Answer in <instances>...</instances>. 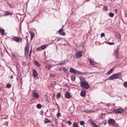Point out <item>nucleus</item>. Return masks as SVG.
Returning <instances> with one entry per match:
<instances>
[{"label":"nucleus","instance_id":"obj_1","mask_svg":"<svg viewBox=\"0 0 127 127\" xmlns=\"http://www.w3.org/2000/svg\"><path fill=\"white\" fill-rule=\"evenodd\" d=\"M69 72L74 74H77L78 75H84L85 74L84 72H82L78 71L77 70L75 69L72 68H70L69 69Z\"/></svg>","mask_w":127,"mask_h":127},{"label":"nucleus","instance_id":"obj_2","mask_svg":"<svg viewBox=\"0 0 127 127\" xmlns=\"http://www.w3.org/2000/svg\"><path fill=\"white\" fill-rule=\"evenodd\" d=\"M121 72H119L116 74H114L110 76L108 78V79L112 80L119 78V76L121 75Z\"/></svg>","mask_w":127,"mask_h":127},{"label":"nucleus","instance_id":"obj_3","mask_svg":"<svg viewBox=\"0 0 127 127\" xmlns=\"http://www.w3.org/2000/svg\"><path fill=\"white\" fill-rule=\"evenodd\" d=\"M80 86L82 87L88 89L89 88L88 84L86 82L81 81L80 83Z\"/></svg>","mask_w":127,"mask_h":127},{"label":"nucleus","instance_id":"obj_4","mask_svg":"<svg viewBox=\"0 0 127 127\" xmlns=\"http://www.w3.org/2000/svg\"><path fill=\"white\" fill-rule=\"evenodd\" d=\"M113 111L116 114H118L119 113H123L124 112V110L122 108H118L114 109L113 110Z\"/></svg>","mask_w":127,"mask_h":127},{"label":"nucleus","instance_id":"obj_5","mask_svg":"<svg viewBox=\"0 0 127 127\" xmlns=\"http://www.w3.org/2000/svg\"><path fill=\"white\" fill-rule=\"evenodd\" d=\"M29 46L27 43L25 46V53L24 54L25 55H28L29 50Z\"/></svg>","mask_w":127,"mask_h":127},{"label":"nucleus","instance_id":"obj_6","mask_svg":"<svg viewBox=\"0 0 127 127\" xmlns=\"http://www.w3.org/2000/svg\"><path fill=\"white\" fill-rule=\"evenodd\" d=\"M83 51H82L77 52L75 55V57L76 58H80L82 56Z\"/></svg>","mask_w":127,"mask_h":127},{"label":"nucleus","instance_id":"obj_7","mask_svg":"<svg viewBox=\"0 0 127 127\" xmlns=\"http://www.w3.org/2000/svg\"><path fill=\"white\" fill-rule=\"evenodd\" d=\"M32 94L33 96L36 99H37L39 97V95L37 93L35 90H33L32 92Z\"/></svg>","mask_w":127,"mask_h":127},{"label":"nucleus","instance_id":"obj_8","mask_svg":"<svg viewBox=\"0 0 127 127\" xmlns=\"http://www.w3.org/2000/svg\"><path fill=\"white\" fill-rule=\"evenodd\" d=\"M119 50L118 49H116L114 52L113 54L115 56L116 59L118 58L119 56Z\"/></svg>","mask_w":127,"mask_h":127},{"label":"nucleus","instance_id":"obj_9","mask_svg":"<svg viewBox=\"0 0 127 127\" xmlns=\"http://www.w3.org/2000/svg\"><path fill=\"white\" fill-rule=\"evenodd\" d=\"M90 122L92 125L94 127H99V126L96 125L94 122V121L92 119H91L90 120Z\"/></svg>","mask_w":127,"mask_h":127},{"label":"nucleus","instance_id":"obj_10","mask_svg":"<svg viewBox=\"0 0 127 127\" xmlns=\"http://www.w3.org/2000/svg\"><path fill=\"white\" fill-rule=\"evenodd\" d=\"M88 60L90 64L92 65H95V62L93 60L91 59L90 58H89Z\"/></svg>","mask_w":127,"mask_h":127},{"label":"nucleus","instance_id":"obj_11","mask_svg":"<svg viewBox=\"0 0 127 127\" xmlns=\"http://www.w3.org/2000/svg\"><path fill=\"white\" fill-rule=\"evenodd\" d=\"M46 65L45 66V68L47 70H49L50 68H51L52 66L50 65L49 64H47L46 63Z\"/></svg>","mask_w":127,"mask_h":127},{"label":"nucleus","instance_id":"obj_12","mask_svg":"<svg viewBox=\"0 0 127 127\" xmlns=\"http://www.w3.org/2000/svg\"><path fill=\"white\" fill-rule=\"evenodd\" d=\"M32 75L34 77H36L37 76L38 73L35 69H33V70Z\"/></svg>","mask_w":127,"mask_h":127},{"label":"nucleus","instance_id":"obj_13","mask_svg":"<svg viewBox=\"0 0 127 127\" xmlns=\"http://www.w3.org/2000/svg\"><path fill=\"white\" fill-rule=\"evenodd\" d=\"M115 120L113 119H109L108 121V123L109 124H112L115 123Z\"/></svg>","mask_w":127,"mask_h":127},{"label":"nucleus","instance_id":"obj_14","mask_svg":"<svg viewBox=\"0 0 127 127\" xmlns=\"http://www.w3.org/2000/svg\"><path fill=\"white\" fill-rule=\"evenodd\" d=\"M12 39L13 40L17 42H19L20 40V37L15 36L12 38Z\"/></svg>","mask_w":127,"mask_h":127},{"label":"nucleus","instance_id":"obj_15","mask_svg":"<svg viewBox=\"0 0 127 127\" xmlns=\"http://www.w3.org/2000/svg\"><path fill=\"white\" fill-rule=\"evenodd\" d=\"M65 97L66 98L68 99L70 98L71 97V96L68 92H67L65 93Z\"/></svg>","mask_w":127,"mask_h":127},{"label":"nucleus","instance_id":"obj_16","mask_svg":"<svg viewBox=\"0 0 127 127\" xmlns=\"http://www.w3.org/2000/svg\"><path fill=\"white\" fill-rule=\"evenodd\" d=\"M5 13L4 14V16H7L8 15H12V12H9L8 11H6L5 12Z\"/></svg>","mask_w":127,"mask_h":127},{"label":"nucleus","instance_id":"obj_17","mask_svg":"<svg viewBox=\"0 0 127 127\" xmlns=\"http://www.w3.org/2000/svg\"><path fill=\"white\" fill-rule=\"evenodd\" d=\"M44 122L46 124L47 123H51V121L50 120H48V119L45 118L44 119Z\"/></svg>","mask_w":127,"mask_h":127},{"label":"nucleus","instance_id":"obj_18","mask_svg":"<svg viewBox=\"0 0 127 127\" xmlns=\"http://www.w3.org/2000/svg\"><path fill=\"white\" fill-rule=\"evenodd\" d=\"M34 64L38 67H39L41 66L40 64L36 61H35L34 62Z\"/></svg>","mask_w":127,"mask_h":127},{"label":"nucleus","instance_id":"obj_19","mask_svg":"<svg viewBox=\"0 0 127 127\" xmlns=\"http://www.w3.org/2000/svg\"><path fill=\"white\" fill-rule=\"evenodd\" d=\"M0 32L1 33V34L3 35H5V31L3 29L0 28Z\"/></svg>","mask_w":127,"mask_h":127},{"label":"nucleus","instance_id":"obj_20","mask_svg":"<svg viewBox=\"0 0 127 127\" xmlns=\"http://www.w3.org/2000/svg\"><path fill=\"white\" fill-rule=\"evenodd\" d=\"M86 93L85 91H82L80 93V95L82 97H84L85 96Z\"/></svg>","mask_w":127,"mask_h":127},{"label":"nucleus","instance_id":"obj_21","mask_svg":"<svg viewBox=\"0 0 127 127\" xmlns=\"http://www.w3.org/2000/svg\"><path fill=\"white\" fill-rule=\"evenodd\" d=\"M47 45H43L41 46L40 47L41 49L42 50H43L45 48L47 47Z\"/></svg>","mask_w":127,"mask_h":127},{"label":"nucleus","instance_id":"obj_22","mask_svg":"<svg viewBox=\"0 0 127 127\" xmlns=\"http://www.w3.org/2000/svg\"><path fill=\"white\" fill-rule=\"evenodd\" d=\"M84 112L87 113H92L93 112V111L91 110H85L84 111Z\"/></svg>","mask_w":127,"mask_h":127},{"label":"nucleus","instance_id":"obj_23","mask_svg":"<svg viewBox=\"0 0 127 127\" xmlns=\"http://www.w3.org/2000/svg\"><path fill=\"white\" fill-rule=\"evenodd\" d=\"M73 127H78L77 122H74L73 123Z\"/></svg>","mask_w":127,"mask_h":127},{"label":"nucleus","instance_id":"obj_24","mask_svg":"<svg viewBox=\"0 0 127 127\" xmlns=\"http://www.w3.org/2000/svg\"><path fill=\"white\" fill-rule=\"evenodd\" d=\"M31 40H32L33 37L34 36V34L33 33H31Z\"/></svg>","mask_w":127,"mask_h":127},{"label":"nucleus","instance_id":"obj_25","mask_svg":"<svg viewBox=\"0 0 127 127\" xmlns=\"http://www.w3.org/2000/svg\"><path fill=\"white\" fill-rule=\"evenodd\" d=\"M71 79L72 80L74 81L75 80V77L74 75H72L71 76Z\"/></svg>","mask_w":127,"mask_h":127},{"label":"nucleus","instance_id":"obj_26","mask_svg":"<svg viewBox=\"0 0 127 127\" xmlns=\"http://www.w3.org/2000/svg\"><path fill=\"white\" fill-rule=\"evenodd\" d=\"M113 70V69H111L108 71V72L107 73V74L108 75L110 74L112 72Z\"/></svg>","mask_w":127,"mask_h":127},{"label":"nucleus","instance_id":"obj_27","mask_svg":"<svg viewBox=\"0 0 127 127\" xmlns=\"http://www.w3.org/2000/svg\"><path fill=\"white\" fill-rule=\"evenodd\" d=\"M114 15V14L113 13H110L109 14V16L111 17H113Z\"/></svg>","mask_w":127,"mask_h":127},{"label":"nucleus","instance_id":"obj_28","mask_svg":"<svg viewBox=\"0 0 127 127\" xmlns=\"http://www.w3.org/2000/svg\"><path fill=\"white\" fill-rule=\"evenodd\" d=\"M65 61H63L61 62H60L59 63V65H62L64 64H65Z\"/></svg>","mask_w":127,"mask_h":127},{"label":"nucleus","instance_id":"obj_29","mask_svg":"<svg viewBox=\"0 0 127 127\" xmlns=\"http://www.w3.org/2000/svg\"><path fill=\"white\" fill-rule=\"evenodd\" d=\"M61 94L60 93H58L56 95V97L60 98L61 97Z\"/></svg>","mask_w":127,"mask_h":127},{"label":"nucleus","instance_id":"obj_30","mask_svg":"<svg viewBox=\"0 0 127 127\" xmlns=\"http://www.w3.org/2000/svg\"><path fill=\"white\" fill-rule=\"evenodd\" d=\"M36 107L39 109H40L41 108V105L40 104H37L36 105Z\"/></svg>","mask_w":127,"mask_h":127},{"label":"nucleus","instance_id":"obj_31","mask_svg":"<svg viewBox=\"0 0 127 127\" xmlns=\"http://www.w3.org/2000/svg\"><path fill=\"white\" fill-rule=\"evenodd\" d=\"M11 85L10 84H7L6 85V87L7 88H9L11 87Z\"/></svg>","mask_w":127,"mask_h":127},{"label":"nucleus","instance_id":"obj_32","mask_svg":"<svg viewBox=\"0 0 127 127\" xmlns=\"http://www.w3.org/2000/svg\"><path fill=\"white\" fill-rule=\"evenodd\" d=\"M32 48L31 47V50L30 51L29 54V58H31V54L32 53Z\"/></svg>","mask_w":127,"mask_h":127},{"label":"nucleus","instance_id":"obj_33","mask_svg":"<svg viewBox=\"0 0 127 127\" xmlns=\"http://www.w3.org/2000/svg\"><path fill=\"white\" fill-rule=\"evenodd\" d=\"M63 29L61 28L58 31V32L60 34L61 33V32L63 31Z\"/></svg>","mask_w":127,"mask_h":127},{"label":"nucleus","instance_id":"obj_34","mask_svg":"<svg viewBox=\"0 0 127 127\" xmlns=\"http://www.w3.org/2000/svg\"><path fill=\"white\" fill-rule=\"evenodd\" d=\"M80 124L81 125H83L84 124V122L83 121H81L80 122Z\"/></svg>","mask_w":127,"mask_h":127},{"label":"nucleus","instance_id":"obj_35","mask_svg":"<svg viewBox=\"0 0 127 127\" xmlns=\"http://www.w3.org/2000/svg\"><path fill=\"white\" fill-rule=\"evenodd\" d=\"M61 114L59 112H58L57 114V116L58 118L59 117L61 116Z\"/></svg>","mask_w":127,"mask_h":127},{"label":"nucleus","instance_id":"obj_36","mask_svg":"<svg viewBox=\"0 0 127 127\" xmlns=\"http://www.w3.org/2000/svg\"><path fill=\"white\" fill-rule=\"evenodd\" d=\"M41 47H39L37 48L36 49V51H40L41 50Z\"/></svg>","mask_w":127,"mask_h":127},{"label":"nucleus","instance_id":"obj_37","mask_svg":"<svg viewBox=\"0 0 127 127\" xmlns=\"http://www.w3.org/2000/svg\"><path fill=\"white\" fill-rule=\"evenodd\" d=\"M100 36L101 37H105L104 33H101L100 34Z\"/></svg>","mask_w":127,"mask_h":127},{"label":"nucleus","instance_id":"obj_38","mask_svg":"<svg viewBox=\"0 0 127 127\" xmlns=\"http://www.w3.org/2000/svg\"><path fill=\"white\" fill-rule=\"evenodd\" d=\"M107 43L108 44L110 45H114V43L110 42H108Z\"/></svg>","mask_w":127,"mask_h":127},{"label":"nucleus","instance_id":"obj_39","mask_svg":"<svg viewBox=\"0 0 127 127\" xmlns=\"http://www.w3.org/2000/svg\"><path fill=\"white\" fill-rule=\"evenodd\" d=\"M124 86L125 87H127V82H124Z\"/></svg>","mask_w":127,"mask_h":127},{"label":"nucleus","instance_id":"obj_40","mask_svg":"<svg viewBox=\"0 0 127 127\" xmlns=\"http://www.w3.org/2000/svg\"><path fill=\"white\" fill-rule=\"evenodd\" d=\"M60 35L63 36L65 35V33L64 32H63L61 33Z\"/></svg>","mask_w":127,"mask_h":127},{"label":"nucleus","instance_id":"obj_41","mask_svg":"<svg viewBox=\"0 0 127 127\" xmlns=\"http://www.w3.org/2000/svg\"><path fill=\"white\" fill-rule=\"evenodd\" d=\"M67 123H68L69 126H70L72 124V123L71 122L68 121L67 122Z\"/></svg>","mask_w":127,"mask_h":127},{"label":"nucleus","instance_id":"obj_42","mask_svg":"<svg viewBox=\"0 0 127 127\" xmlns=\"http://www.w3.org/2000/svg\"><path fill=\"white\" fill-rule=\"evenodd\" d=\"M103 9L105 11L107 10L106 7V6H103Z\"/></svg>","mask_w":127,"mask_h":127},{"label":"nucleus","instance_id":"obj_43","mask_svg":"<svg viewBox=\"0 0 127 127\" xmlns=\"http://www.w3.org/2000/svg\"><path fill=\"white\" fill-rule=\"evenodd\" d=\"M80 80L81 81H84L85 79L84 78H83V77H82L80 78Z\"/></svg>","mask_w":127,"mask_h":127},{"label":"nucleus","instance_id":"obj_44","mask_svg":"<svg viewBox=\"0 0 127 127\" xmlns=\"http://www.w3.org/2000/svg\"><path fill=\"white\" fill-rule=\"evenodd\" d=\"M63 70L64 71H66V68L64 67H63Z\"/></svg>","mask_w":127,"mask_h":127},{"label":"nucleus","instance_id":"obj_45","mask_svg":"<svg viewBox=\"0 0 127 127\" xmlns=\"http://www.w3.org/2000/svg\"><path fill=\"white\" fill-rule=\"evenodd\" d=\"M114 11L115 13H117V10L116 9H115L114 10Z\"/></svg>","mask_w":127,"mask_h":127},{"label":"nucleus","instance_id":"obj_46","mask_svg":"<svg viewBox=\"0 0 127 127\" xmlns=\"http://www.w3.org/2000/svg\"><path fill=\"white\" fill-rule=\"evenodd\" d=\"M110 104L109 103H107L106 104V105L107 106H110Z\"/></svg>","mask_w":127,"mask_h":127},{"label":"nucleus","instance_id":"obj_47","mask_svg":"<svg viewBox=\"0 0 127 127\" xmlns=\"http://www.w3.org/2000/svg\"><path fill=\"white\" fill-rule=\"evenodd\" d=\"M10 79H12L13 78V77L12 75H11L10 77Z\"/></svg>","mask_w":127,"mask_h":127},{"label":"nucleus","instance_id":"obj_48","mask_svg":"<svg viewBox=\"0 0 127 127\" xmlns=\"http://www.w3.org/2000/svg\"><path fill=\"white\" fill-rule=\"evenodd\" d=\"M22 40V38L20 37V40H20V42H21Z\"/></svg>","mask_w":127,"mask_h":127},{"label":"nucleus","instance_id":"obj_49","mask_svg":"<svg viewBox=\"0 0 127 127\" xmlns=\"http://www.w3.org/2000/svg\"><path fill=\"white\" fill-rule=\"evenodd\" d=\"M90 0H86L85 1H89Z\"/></svg>","mask_w":127,"mask_h":127},{"label":"nucleus","instance_id":"obj_50","mask_svg":"<svg viewBox=\"0 0 127 127\" xmlns=\"http://www.w3.org/2000/svg\"><path fill=\"white\" fill-rule=\"evenodd\" d=\"M10 6V4H9V3H7Z\"/></svg>","mask_w":127,"mask_h":127},{"label":"nucleus","instance_id":"obj_51","mask_svg":"<svg viewBox=\"0 0 127 127\" xmlns=\"http://www.w3.org/2000/svg\"><path fill=\"white\" fill-rule=\"evenodd\" d=\"M0 110H1V106L0 105Z\"/></svg>","mask_w":127,"mask_h":127},{"label":"nucleus","instance_id":"obj_52","mask_svg":"<svg viewBox=\"0 0 127 127\" xmlns=\"http://www.w3.org/2000/svg\"><path fill=\"white\" fill-rule=\"evenodd\" d=\"M59 39H58V40H57V41H59Z\"/></svg>","mask_w":127,"mask_h":127},{"label":"nucleus","instance_id":"obj_53","mask_svg":"<svg viewBox=\"0 0 127 127\" xmlns=\"http://www.w3.org/2000/svg\"><path fill=\"white\" fill-rule=\"evenodd\" d=\"M56 105H58V104H56Z\"/></svg>","mask_w":127,"mask_h":127}]
</instances>
